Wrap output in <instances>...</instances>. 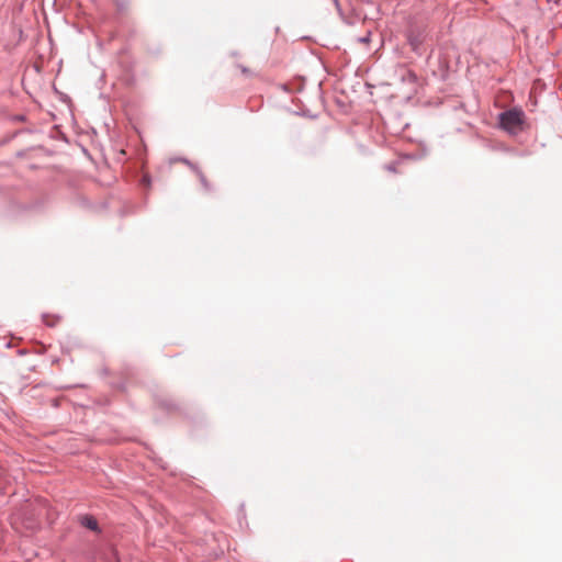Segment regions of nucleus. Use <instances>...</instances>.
<instances>
[{
    "mask_svg": "<svg viewBox=\"0 0 562 562\" xmlns=\"http://www.w3.org/2000/svg\"><path fill=\"white\" fill-rule=\"evenodd\" d=\"M192 170L194 171L199 183L200 190L203 194H211L214 191V186L207 178V176L198 167L192 166Z\"/></svg>",
    "mask_w": 562,
    "mask_h": 562,
    "instance_id": "nucleus-2",
    "label": "nucleus"
},
{
    "mask_svg": "<svg viewBox=\"0 0 562 562\" xmlns=\"http://www.w3.org/2000/svg\"><path fill=\"white\" fill-rule=\"evenodd\" d=\"M240 70L244 72V74H251V71L245 67H240Z\"/></svg>",
    "mask_w": 562,
    "mask_h": 562,
    "instance_id": "nucleus-4",
    "label": "nucleus"
},
{
    "mask_svg": "<svg viewBox=\"0 0 562 562\" xmlns=\"http://www.w3.org/2000/svg\"><path fill=\"white\" fill-rule=\"evenodd\" d=\"M501 126L510 134H517L524 130L525 113L519 109H510L499 114Z\"/></svg>",
    "mask_w": 562,
    "mask_h": 562,
    "instance_id": "nucleus-1",
    "label": "nucleus"
},
{
    "mask_svg": "<svg viewBox=\"0 0 562 562\" xmlns=\"http://www.w3.org/2000/svg\"><path fill=\"white\" fill-rule=\"evenodd\" d=\"M80 522L86 528L97 531L98 530V521L90 515H85L80 518Z\"/></svg>",
    "mask_w": 562,
    "mask_h": 562,
    "instance_id": "nucleus-3",
    "label": "nucleus"
}]
</instances>
